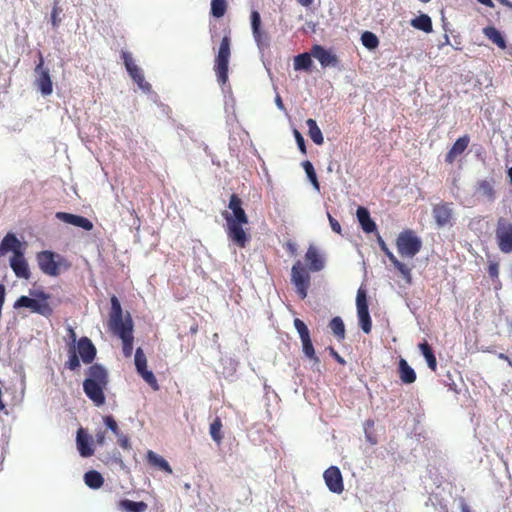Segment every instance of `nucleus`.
<instances>
[{
	"label": "nucleus",
	"instance_id": "f257e3e1",
	"mask_svg": "<svg viewBox=\"0 0 512 512\" xmlns=\"http://www.w3.org/2000/svg\"><path fill=\"white\" fill-rule=\"evenodd\" d=\"M228 208L229 210L222 212L226 221V233L239 247H245L248 237L243 225L248 223V216L242 208L241 199L236 194L230 196Z\"/></svg>",
	"mask_w": 512,
	"mask_h": 512
},
{
	"label": "nucleus",
	"instance_id": "f03ea898",
	"mask_svg": "<svg viewBox=\"0 0 512 512\" xmlns=\"http://www.w3.org/2000/svg\"><path fill=\"white\" fill-rule=\"evenodd\" d=\"M108 383V372L102 365L96 363L87 369L83 391L95 406L100 407L105 404V390Z\"/></svg>",
	"mask_w": 512,
	"mask_h": 512
},
{
	"label": "nucleus",
	"instance_id": "7ed1b4c3",
	"mask_svg": "<svg viewBox=\"0 0 512 512\" xmlns=\"http://www.w3.org/2000/svg\"><path fill=\"white\" fill-rule=\"evenodd\" d=\"M30 295L34 298H30L28 296H20L14 303L13 307L15 309L19 308H29L31 312L40 314L45 317H49L52 315L53 310L48 303L50 299V295L42 290H30Z\"/></svg>",
	"mask_w": 512,
	"mask_h": 512
},
{
	"label": "nucleus",
	"instance_id": "20e7f679",
	"mask_svg": "<svg viewBox=\"0 0 512 512\" xmlns=\"http://www.w3.org/2000/svg\"><path fill=\"white\" fill-rule=\"evenodd\" d=\"M37 262L44 274L53 277L60 274L61 267L68 269L70 266L61 255L49 250L39 252L37 254Z\"/></svg>",
	"mask_w": 512,
	"mask_h": 512
},
{
	"label": "nucleus",
	"instance_id": "39448f33",
	"mask_svg": "<svg viewBox=\"0 0 512 512\" xmlns=\"http://www.w3.org/2000/svg\"><path fill=\"white\" fill-rule=\"evenodd\" d=\"M230 54V38L228 36H224L221 40L214 65L217 80L222 85H224L228 80Z\"/></svg>",
	"mask_w": 512,
	"mask_h": 512
},
{
	"label": "nucleus",
	"instance_id": "423d86ee",
	"mask_svg": "<svg viewBox=\"0 0 512 512\" xmlns=\"http://www.w3.org/2000/svg\"><path fill=\"white\" fill-rule=\"evenodd\" d=\"M396 245L402 257L413 258L420 251L422 242L412 231L407 230L399 234Z\"/></svg>",
	"mask_w": 512,
	"mask_h": 512
},
{
	"label": "nucleus",
	"instance_id": "0eeeda50",
	"mask_svg": "<svg viewBox=\"0 0 512 512\" xmlns=\"http://www.w3.org/2000/svg\"><path fill=\"white\" fill-rule=\"evenodd\" d=\"M291 282L295 286L301 299L306 298L310 285V275L299 260L292 266Z\"/></svg>",
	"mask_w": 512,
	"mask_h": 512
},
{
	"label": "nucleus",
	"instance_id": "6e6552de",
	"mask_svg": "<svg viewBox=\"0 0 512 512\" xmlns=\"http://www.w3.org/2000/svg\"><path fill=\"white\" fill-rule=\"evenodd\" d=\"M357 315L359 325L364 333H370L372 322L369 314L366 290L360 287L356 296Z\"/></svg>",
	"mask_w": 512,
	"mask_h": 512
},
{
	"label": "nucleus",
	"instance_id": "1a4fd4ad",
	"mask_svg": "<svg viewBox=\"0 0 512 512\" xmlns=\"http://www.w3.org/2000/svg\"><path fill=\"white\" fill-rule=\"evenodd\" d=\"M38 63L35 67V73L38 75L36 85L44 96H48L53 92V83L49 74V70L44 68V57L41 51H38Z\"/></svg>",
	"mask_w": 512,
	"mask_h": 512
},
{
	"label": "nucleus",
	"instance_id": "9d476101",
	"mask_svg": "<svg viewBox=\"0 0 512 512\" xmlns=\"http://www.w3.org/2000/svg\"><path fill=\"white\" fill-rule=\"evenodd\" d=\"M432 215L438 228L452 226L453 208L452 203L440 202L433 205Z\"/></svg>",
	"mask_w": 512,
	"mask_h": 512
},
{
	"label": "nucleus",
	"instance_id": "9b49d317",
	"mask_svg": "<svg viewBox=\"0 0 512 512\" xmlns=\"http://www.w3.org/2000/svg\"><path fill=\"white\" fill-rule=\"evenodd\" d=\"M496 236L499 248L504 253L512 252V224L501 218L498 221Z\"/></svg>",
	"mask_w": 512,
	"mask_h": 512
},
{
	"label": "nucleus",
	"instance_id": "f8f14e48",
	"mask_svg": "<svg viewBox=\"0 0 512 512\" xmlns=\"http://www.w3.org/2000/svg\"><path fill=\"white\" fill-rule=\"evenodd\" d=\"M122 58L126 70L134 82L137 83L143 91H149L151 86L145 81L142 70L135 64L131 54L129 52H122Z\"/></svg>",
	"mask_w": 512,
	"mask_h": 512
},
{
	"label": "nucleus",
	"instance_id": "ddd939ff",
	"mask_svg": "<svg viewBox=\"0 0 512 512\" xmlns=\"http://www.w3.org/2000/svg\"><path fill=\"white\" fill-rule=\"evenodd\" d=\"M122 340V352L124 357L130 358L133 352V322L128 314V325L111 331Z\"/></svg>",
	"mask_w": 512,
	"mask_h": 512
},
{
	"label": "nucleus",
	"instance_id": "4468645a",
	"mask_svg": "<svg viewBox=\"0 0 512 512\" xmlns=\"http://www.w3.org/2000/svg\"><path fill=\"white\" fill-rule=\"evenodd\" d=\"M111 301V310L109 313V321L108 326L110 331L122 328L128 325V315L125 319H123V312L121 304L118 298L113 295L110 299Z\"/></svg>",
	"mask_w": 512,
	"mask_h": 512
},
{
	"label": "nucleus",
	"instance_id": "2eb2a0df",
	"mask_svg": "<svg viewBox=\"0 0 512 512\" xmlns=\"http://www.w3.org/2000/svg\"><path fill=\"white\" fill-rule=\"evenodd\" d=\"M323 478L328 489L335 494H340L344 490L343 478L340 469L337 466H330L323 473Z\"/></svg>",
	"mask_w": 512,
	"mask_h": 512
},
{
	"label": "nucleus",
	"instance_id": "dca6fc26",
	"mask_svg": "<svg viewBox=\"0 0 512 512\" xmlns=\"http://www.w3.org/2000/svg\"><path fill=\"white\" fill-rule=\"evenodd\" d=\"M135 366L137 372L154 389L158 390L157 379L151 371L147 370V359L141 348L135 352Z\"/></svg>",
	"mask_w": 512,
	"mask_h": 512
},
{
	"label": "nucleus",
	"instance_id": "f3484780",
	"mask_svg": "<svg viewBox=\"0 0 512 512\" xmlns=\"http://www.w3.org/2000/svg\"><path fill=\"white\" fill-rule=\"evenodd\" d=\"M56 218L67 224L80 227L86 231H91L94 227L93 223L88 218L81 215H75L67 212H57Z\"/></svg>",
	"mask_w": 512,
	"mask_h": 512
},
{
	"label": "nucleus",
	"instance_id": "a211bd4d",
	"mask_svg": "<svg viewBox=\"0 0 512 512\" xmlns=\"http://www.w3.org/2000/svg\"><path fill=\"white\" fill-rule=\"evenodd\" d=\"M10 266L18 278L28 280L31 272L22 252H16L10 259Z\"/></svg>",
	"mask_w": 512,
	"mask_h": 512
},
{
	"label": "nucleus",
	"instance_id": "6ab92c4d",
	"mask_svg": "<svg viewBox=\"0 0 512 512\" xmlns=\"http://www.w3.org/2000/svg\"><path fill=\"white\" fill-rule=\"evenodd\" d=\"M77 352L85 364H90L96 357V348L87 337H81L77 342Z\"/></svg>",
	"mask_w": 512,
	"mask_h": 512
},
{
	"label": "nucleus",
	"instance_id": "aec40b11",
	"mask_svg": "<svg viewBox=\"0 0 512 512\" xmlns=\"http://www.w3.org/2000/svg\"><path fill=\"white\" fill-rule=\"evenodd\" d=\"M305 260L308 269L312 272H319L325 267V259L320 251L313 245H310L305 254Z\"/></svg>",
	"mask_w": 512,
	"mask_h": 512
},
{
	"label": "nucleus",
	"instance_id": "412c9836",
	"mask_svg": "<svg viewBox=\"0 0 512 512\" xmlns=\"http://www.w3.org/2000/svg\"><path fill=\"white\" fill-rule=\"evenodd\" d=\"M312 55L319 61V63L323 67L336 66L337 64L336 56L331 51L325 49L321 45L313 46Z\"/></svg>",
	"mask_w": 512,
	"mask_h": 512
},
{
	"label": "nucleus",
	"instance_id": "4be33fe9",
	"mask_svg": "<svg viewBox=\"0 0 512 512\" xmlns=\"http://www.w3.org/2000/svg\"><path fill=\"white\" fill-rule=\"evenodd\" d=\"M76 443L82 457H90L94 454V450L90 445V436L85 433L83 428L77 431Z\"/></svg>",
	"mask_w": 512,
	"mask_h": 512
},
{
	"label": "nucleus",
	"instance_id": "5701e85b",
	"mask_svg": "<svg viewBox=\"0 0 512 512\" xmlns=\"http://www.w3.org/2000/svg\"><path fill=\"white\" fill-rule=\"evenodd\" d=\"M21 243L12 233H8L0 243V256L5 255L8 251H12L13 255L16 252H21Z\"/></svg>",
	"mask_w": 512,
	"mask_h": 512
},
{
	"label": "nucleus",
	"instance_id": "b1692460",
	"mask_svg": "<svg viewBox=\"0 0 512 512\" xmlns=\"http://www.w3.org/2000/svg\"><path fill=\"white\" fill-rule=\"evenodd\" d=\"M398 372L401 381L404 384H412L416 381V373L408 362L401 358L398 363Z\"/></svg>",
	"mask_w": 512,
	"mask_h": 512
},
{
	"label": "nucleus",
	"instance_id": "393cba45",
	"mask_svg": "<svg viewBox=\"0 0 512 512\" xmlns=\"http://www.w3.org/2000/svg\"><path fill=\"white\" fill-rule=\"evenodd\" d=\"M357 219L366 233L376 230V223L371 219L369 211L364 207H358L356 211Z\"/></svg>",
	"mask_w": 512,
	"mask_h": 512
},
{
	"label": "nucleus",
	"instance_id": "a878e982",
	"mask_svg": "<svg viewBox=\"0 0 512 512\" xmlns=\"http://www.w3.org/2000/svg\"><path fill=\"white\" fill-rule=\"evenodd\" d=\"M468 144H469L468 136H463V137L458 138L456 140V142L453 144L452 148L447 153L445 161L448 163H452L457 156L461 155L465 151Z\"/></svg>",
	"mask_w": 512,
	"mask_h": 512
},
{
	"label": "nucleus",
	"instance_id": "bb28decb",
	"mask_svg": "<svg viewBox=\"0 0 512 512\" xmlns=\"http://www.w3.org/2000/svg\"><path fill=\"white\" fill-rule=\"evenodd\" d=\"M118 507L123 512H145L148 505L143 501L135 502L129 499H123L118 503Z\"/></svg>",
	"mask_w": 512,
	"mask_h": 512
},
{
	"label": "nucleus",
	"instance_id": "cd10ccee",
	"mask_svg": "<svg viewBox=\"0 0 512 512\" xmlns=\"http://www.w3.org/2000/svg\"><path fill=\"white\" fill-rule=\"evenodd\" d=\"M483 34L495 45H497L501 49L506 48V41L502 35V33L493 26L485 27L483 29Z\"/></svg>",
	"mask_w": 512,
	"mask_h": 512
},
{
	"label": "nucleus",
	"instance_id": "c85d7f7f",
	"mask_svg": "<svg viewBox=\"0 0 512 512\" xmlns=\"http://www.w3.org/2000/svg\"><path fill=\"white\" fill-rule=\"evenodd\" d=\"M419 349H420L423 357L425 358L428 367L432 371H435L436 368H437V360H436V357H435V355L433 353L432 348L427 343V341H423L422 343H420L419 344Z\"/></svg>",
	"mask_w": 512,
	"mask_h": 512
},
{
	"label": "nucleus",
	"instance_id": "c756f323",
	"mask_svg": "<svg viewBox=\"0 0 512 512\" xmlns=\"http://www.w3.org/2000/svg\"><path fill=\"white\" fill-rule=\"evenodd\" d=\"M410 24L415 29L421 30L425 33H430L432 31V21L427 14H421L420 16L412 19Z\"/></svg>",
	"mask_w": 512,
	"mask_h": 512
},
{
	"label": "nucleus",
	"instance_id": "7c9ffc66",
	"mask_svg": "<svg viewBox=\"0 0 512 512\" xmlns=\"http://www.w3.org/2000/svg\"><path fill=\"white\" fill-rule=\"evenodd\" d=\"M84 482L92 489H99L104 483V478L98 471L91 470L85 473Z\"/></svg>",
	"mask_w": 512,
	"mask_h": 512
},
{
	"label": "nucleus",
	"instance_id": "2f4dec72",
	"mask_svg": "<svg viewBox=\"0 0 512 512\" xmlns=\"http://www.w3.org/2000/svg\"><path fill=\"white\" fill-rule=\"evenodd\" d=\"M476 193L489 200L494 199V188L492 180H480L476 186Z\"/></svg>",
	"mask_w": 512,
	"mask_h": 512
},
{
	"label": "nucleus",
	"instance_id": "473e14b6",
	"mask_svg": "<svg viewBox=\"0 0 512 512\" xmlns=\"http://www.w3.org/2000/svg\"><path fill=\"white\" fill-rule=\"evenodd\" d=\"M301 343H302V351H303L304 355L307 358H309L310 360H312L313 361V367L318 369V366L320 364V360L316 356V353H315V350H314L311 338L309 337V338L303 339V340H301Z\"/></svg>",
	"mask_w": 512,
	"mask_h": 512
},
{
	"label": "nucleus",
	"instance_id": "72a5a7b5",
	"mask_svg": "<svg viewBox=\"0 0 512 512\" xmlns=\"http://www.w3.org/2000/svg\"><path fill=\"white\" fill-rule=\"evenodd\" d=\"M307 127H308V133L312 141L317 144L321 145L324 142V138L322 135V132L320 128L318 127L317 123L313 119H308L306 121Z\"/></svg>",
	"mask_w": 512,
	"mask_h": 512
},
{
	"label": "nucleus",
	"instance_id": "f704fd0d",
	"mask_svg": "<svg viewBox=\"0 0 512 512\" xmlns=\"http://www.w3.org/2000/svg\"><path fill=\"white\" fill-rule=\"evenodd\" d=\"M329 327L336 338L339 340L345 338V325L341 317L336 316L332 318Z\"/></svg>",
	"mask_w": 512,
	"mask_h": 512
},
{
	"label": "nucleus",
	"instance_id": "c9c22d12",
	"mask_svg": "<svg viewBox=\"0 0 512 512\" xmlns=\"http://www.w3.org/2000/svg\"><path fill=\"white\" fill-rule=\"evenodd\" d=\"M312 66V59L309 54L302 53L294 58V69L307 71Z\"/></svg>",
	"mask_w": 512,
	"mask_h": 512
},
{
	"label": "nucleus",
	"instance_id": "e433bc0d",
	"mask_svg": "<svg viewBox=\"0 0 512 512\" xmlns=\"http://www.w3.org/2000/svg\"><path fill=\"white\" fill-rule=\"evenodd\" d=\"M253 38L257 44L258 49L262 52L267 49L270 45V37L267 32L260 29L258 33H252Z\"/></svg>",
	"mask_w": 512,
	"mask_h": 512
},
{
	"label": "nucleus",
	"instance_id": "4c0bfd02",
	"mask_svg": "<svg viewBox=\"0 0 512 512\" xmlns=\"http://www.w3.org/2000/svg\"><path fill=\"white\" fill-rule=\"evenodd\" d=\"M302 166H303V169L305 170V173H306L309 181L311 182L313 188L316 191H319L320 185H319L317 175H316V172H315V169H314L312 163L307 160L302 163Z\"/></svg>",
	"mask_w": 512,
	"mask_h": 512
},
{
	"label": "nucleus",
	"instance_id": "58836bf2",
	"mask_svg": "<svg viewBox=\"0 0 512 512\" xmlns=\"http://www.w3.org/2000/svg\"><path fill=\"white\" fill-rule=\"evenodd\" d=\"M361 42H362L363 46L369 50H373V49L377 48V46L379 45V40H378L377 36L370 31H365L362 34Z\"/></svg>",
	"mask_w": 512,
	"mask_h": 512
},
{
	"label": "nucleus",
	"instance_id": "ea45409f",
	"mask_svg": "<svg viewBox=\"0 0 512 512\" xmlns=\"http://www.w3.org/2000/svg\"><path fill=\"white\" fill-rule=\"evenodd\" d=\"M391 263L399 271V273L401 274L402 278L408 284H410L412 282L411 268L408 265L400 262L397 258H395V260H393Z\"/></svg>",
	"mask_w": 512,
	"mask_h": 512
},
{
	"label": "nucleus",
	"instance_id": "a19ab883",
	"mask_svg": "<svg viewBox=\"0 0 512 512\" xmlns=\"http://www.w3.org/2000/svg\"><path fill=\"white\" fill-rule=\"evenodd\" d=\"M227 8L226 0H212L211 1V14L216 18L224 16Z\"/></svg>",
	"mask_w": 512,
	"mask_h": 512
},
{
	"label": "nucleus",
	"instance_id": "79ce46f5",
	"mask_svg": "<svg viewBox=\"0 0 512 512\" xmlns=\"http://www.w3.org/2000/svg\"><path fill=\"white\" fill-rule=\"evenodd\" d=\"M221 428H222V423L219 418H216L210 425L211 438L218 444H220V442L222 440Z\"/></svg>",
	"mask_w": 512,
	"mask_h": 512
},
{
	"label": "nucleus",
	"instance_id": "37998d69",
	"mask_svg": "<svg viewBox=\"0 0 512 512\" xmlns=\"http://www.w3.org/2000/svg\"><path fill=\"white\" fill-rule=\"evenodd\" d=\"M77 355V352L74 348H71L69 351V358L65 363V367L71 371H76L80 368V360Z\"/></svg>",
	"mask_w": 512,
	"mask_h": 512
},
{
	"label": "nucleus",
	"instance_id": "c03bdc74",
	"mask_svg": "<svg viewBox=\"0 0 512 512\" xmlns=\"http://www.w3.org/2000/svg\"><path fill=\"white\" fill-rule=\"evenodd\" d=\"M294 327H295L296 331L298 332L301 340L310 337V333L307 328V325L302 320L295 318L294 319Z\"/></svg>",
	"mask_w": 512,
	"mask_h": 512
},
{
	"label": "nucleus",
	"instance_id": "a18cd8bd",
	"mask_svg": "<svg viewBox=\"0 0 512 512\" xmlns=\"http://www.w3.org/2000/svg\"><path fill=\"white\" fill-rule=\"evenodd\" d=\"M252 33L261 29V16L258 11L253 10L250 15Z\"/></svg>",
	"mask_w": 512,
	"mask_h": 512
},
{
	"label": "nucleus",
	"instance_id": "49530a36",
	"mask_svg": "<svg viewBox=\"0 0 512 512\" xmlns=\"http://www.w3.org/2000/svg\"><path fill=\"white\" fill-rule=\"evenodd\" d=\"M104 423L113 432V434L115 436L120 433V430L118 428V424H117V422L115 421V419L111 415H108V416L104 417Z\"/></svg>",
	"mask_w": 512,
	"mask_h": 512
},
{
	"label": "nucleus",
	"instance_id": "de8ad7c7",
	"mask_svg": "<svg viewBox=\"0 0 512 512\" xmlns=\"http://www.w3.org/2000/svg\"><path fill=\"white\" fill-rule=\"evenodd\" d=\"M377 242L381 248V250L385 253V255L388 257V259L392 262L395 260L396 256L392 253V251L388 248L385 241L382 239L381 236H378Z\"/></svg>",
	"mask_w": 512,
	"mask_h": 512
},
{
	"label": "nucleus",
	"instance_id": "09e8293b",
	"mask_svg": "<svg viewBox=\"0 0 512 512\" xmlns=\"http://www.w3.org/2000/svg\"><path fill=\"white\" fill-rule=\"evenodd\" d=\"M294 136H295V140L297 142V145H298V148L299 150L305 154L306 153V146H305V140L303 138V136L301 135V133L298 131V130H294Z\"/></svg>",
	"mask_w": 512,
	"mask_h": 512
},
{
	"label": "nucleus",
	"instance_id": "8fccbe9b",
	"mask_svg": "<svg viewBox=\"0 0 512 512\" xmlns=\"http://www.w3.org/2000/svg\"><path fill=\"white\" fill-rule=\"evenodd\" d=\"M60 11V8L57 6V4H55L51 13V23L54 28L58 27L60 23V19L58 17Z\"/></svg>",
	"mask_w": 512,
	"mask_h": 512
},
{
	"label": "nucleus",
	"instance_id": "3c124183",
	"mask_svg": "<svg viewBox=\"0 0 512 512\" xmlns=\"http://www.w3.org/2000/svg\"><path fill=\"white\" fill-rule=\"evenodd\" d=\"M116 437H117L118 444L123 449H129L130 448V442H129L128 436H126V435H124L123 433L120 432L118 435H116Z\"/></svg>",
	"mask_w": 512,
	"mask_h": 512
},
{
	"label": "nucleus",
	"instance_id": "603ef678",
	"mask_svg": "<svg viewBox=\"0 0 512 512\" xmlns=\"http://www.w3.org/2000/svg\"><path fill=\"white\" fill-rule=\"evenodd\" d=\"M327 217H328L331 229L335 233L340 234L341 233V225H340V223L335 218H333L329 212L327 213Z\"/></svg>",
	"mask_w": 512,
	"mask_h": 512
},
{
	"label": "nucleus",
	"instance_id": "864d4df0",
	"mask_svg": "<svg viewBox=\"0 0 512 512\" xmlns=\"http://www.w3.org/2000/svg\"><path fill=\"white\" fill-rule=\"evenodd\" d=\"M95 438H96V443L98 445H103L104 442H105V431H98L95 435Z\"/></svg>",
	"mask_w": 512,
	"mask_h": 512
},
{
	"label": "nucleus",
	"instance_id": "5fc2aeb1",
	"mask_svg": "<svg viewBox=\"0 0 512 512\" xmlns=\"http://www.w3.org/2000/svg\"><path fill=\"white\" fill-rule=\"evenodd\" d=\"M499 273L498 265L497 264H491L489 266V274L491 277H497Z\"/></svg>",
	"mask_w": 512,
	"mask_h": 512
},
{
	"label": "nucleus",
	"instance_id": "6e6d98bb",
	"mask_svg": "<svg viewBox=\"0 0 512 512\" xmlns=\"http://www.w3.org/2000/svg\"><path fill=\"white\" fill-rule=\"evenodd\" d=\"M275 104H276L277 108L280 109L281 111L285 110L282 98L278 93L275 96Z\"/></svg>",
	"mask_w": 512,
	"mask_h": 512
},
{
	"label": "nucleus",
	"instance_id": "4d7b16f0",
	"mask_svg": "<svg viewBox=\"0 0 512 512\" xmlns=\"http://www.w3.org/2000/svg\"><path fill=\"white\" fill-rule=\"evenodd\" d=\"M330 352L338 363L345 364V360L334 349L331 348Z\"/></svg>",
	"mask_w": 512,
	"mask_h": 512
},
{
	"label": "nucleus",
	"instance_id": "13d9d810",
	"mask_svg": "<svg viewBox=\"0 0 512 512\" xmlns=\"http://www.w3.org/2000/svg\"><path fill=\"white\" fill-rule=\"evenodd\" d=\"M162 472H166L168 474L172 473V469L169 465V463L162 458Z\"/></svg>",
	"mask_w": 512,
	"mask_h": 512
},
{
	"label": "nucleus",
	"instance_id": "bf43d9fd",
	"mask_svg": "<svg viewBox=\"0 0 512 512\" xmlns=\"http://www.w3.org/2000/svg\"><path fill=\"white\" fill-rule=\"evenodd\" d=\"M314 0H297V2L304 7H309Z\"/></svg>",
	"mask_w": 512,
	"mask_h": 512
},
{
	"label": "nucleus",
	"instance_id": "052dcab7",
	"mask_svg": "<svg viewBox=\"0 0 512 512\" xmlns=\"http://www.w3.org/2000/svg\"><path fill=\"white\" fill-rule=\"evenodd\" d=\"M479 3L487 6V7H494V3L492 2V0H477Z\"/></svg>",
	"mask_w": 512,
	"mask_h": 512
},
{
	"label": "nucleus",
	"instance_id": "680f3d73",
	"mask_svg": "<svg viewBox=\"0 0 512 512\" xmlns=\"http://www.w3.org/2000/svg\"><path fill=\"white\" fill-rule=\"evenodd\" d=\"M502 5L512 9V2L510 0H498Z\"/></svg>",
	"mask_w": 512,
	"mask_h": 512
},
{
	"label": "nucleus",
	"instance_id": "e2e57ef3",
	"mask_svg": "<svg viewBox=\"0 0 512 512\" xmlns=\"http://www.w3.org/2000/svg\"><path fill=\"white\" fill-rule=\"evenodd\" d=\"M461 512H471L470 508L466 504H462Z\"/></svg>",
	"mask_w": 512,
	"mask_h": 512
},
{
	"label": "nucleus",
	"instance_id": "0e129e2a",
	"mask_svg": "<svg viewBox=\"0 0 512 512\" xmlns=\"http://www.w3.org/2000/svg\"><path fill=\"white\" fill-rule=\"evenodd\" d=\"M507 175H508V178H509V181L512 185V167H510L507 171Z\"/></svg>",
	"mask_w": 512,
	"mask_h": 512
},
{
	"label": "nucleus",
	"instance_id": "69168bd1",
	"mask_svg": "<svg viewBox=\"0 0 512 512\" xmlns=\"http://www.w3.org/2000/svg\"><path fill=\"white\" fill-rule=\"evenodd\" d=\"M288 247H289V249H290V251H291L292 253H294V252L296 251V248H295V245H294V244L289 243V244H288Z\"/></svg>",
	"mask_w": 512,
	"mask_h": 512
},
{
	"label": "nucleus",
	"instance_id": "338daca9",
	"mask_svg": "<svg viewBox=\"0 0 512 512\" xmlns=\"http://www.w3.org/2000/svg\"><path fill=\"white\" fill-rule=\"evenodd\" d=\"M152 457H153V459H154V463H156V464H160V460H159V459H157V457H156L155 455H153Z\"/></svg>",
	"mask_w": 512,
	"mask_h": 512
},
{
	"label": "nucleus",
	"instance_id": "774afa93",
	"mask_svg": "<svg viewBox=\"0 0 512 512\" xmlns=\"http://www.w3.org/2000/svg\"><path fill=\"white\" fill-rule=\"evenodd\" d=\"M185 488H186V489H189V488H190V484L186 483V484H185Z\"/></svg>",
	"mask_w": 512,
	"mask_h": 512
}]
</instances>
